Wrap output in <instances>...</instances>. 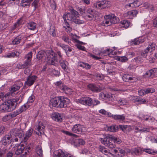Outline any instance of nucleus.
Masks as SVG:
<instances>
[{
  "instance_id": "55",
  "label": "nucleus",
  "mask_w": 157,
  "mask_h": 157,
  "mask_svg": "<svg viewBox=\"0 0 157 157\" xmlns=\"http://www.w3.org/2000/svg\"><path fill=\"white\" fill-rule=\"evenodd\" d=\"M105 15L104 16V18L105 19V20L104 21L105 23L106 24L108 25H111L112 23L110 20V17H109V18H106Z\"/></svg>"
},
{
  "instance_id": "13",
  "label": "nucleus",
  "mask_w": 157,
  "mask_h": 157,
  "mask_svg": "<svg viewBox=\"0 0 157 157\" xmlns=\"http://www.w3.org/2000/svg\"><path fill=\"white\" fill-rule=\"evenodd\" d=\"M54 157H75L70 154L64 153L60 150L54 151Z\"/></svg>"
},
{
  "instance_id": "42",
  "label": "nucleus",
  "mask_w": 157,
  "mask_h": 157,
  "mask_svg": "<svg viewBox=\"0 0 157 157\" xmlns=\"http://www.w3.org/2000/svg\"><path fill=\"white\" fill-rule=\"evenodd\" d=\"M36 152L39 156H42V150L41 146H38L36 147Z\"/></svg>"
},
{
  "instance_id": "5",
  "label": "nucleus",
  "mask_w": 157,
  "mask_h": 157,
  "mask_svg": "<svg viewBox=\"0 0 157 157\" xmlns=\"http://www.w3.org/2000/svg\"><path fill=\"white\" fill-rule=\"evenodd\" d=\"M18 139L17 138H14L12 135L10 134L6 135L2 139L1 142L4 145H7L10 144L12 141L15 140L17 141Z\"/></svg>"
},
{
  "instance_id": "2",
  "label": "nucleus",
  "mask_w": 157,
  "mask_h": 157,
  "mask_svg": "<svg viewBox=\"0 0 157 157\" xmlns=\"http://www.w3.org/2000/svg\"><path fill=\"white\" fill-rule=\"evenodd\" d=\"M30 148L29 147H27L26 142L21 143L18 146L15 154L19 155V157H26Z\"/></svg>"
},
{
  "instance_id": "24",
  "label": "nucleus",
  "mask_w": 157,
  "mask_h": 157,
  "mask_svg": "<svg viewBox=\"0 0 157 157\" xmlns=\"http://www.w3.org/2000/svg\"><path fill=\"white\" fill-rule=\"evenodd\" d=\"M99 151L106 155H108V154H110V153H111L109 152V149L103 146H100L99 147Z\"/></svg>"
},
{
  "instance_id": "12",
  "label": "nucleus",
  "mask_w": 157,
  "mask_h": 157,
  "mask_svg": "<svg viewBox=\"0 0 157 157\" xmlns=\"http://www.w3.org/2000/svg\"><path fill=\"white\" fill-rule=\"evenodd\" d=\"M113 153H110L113 156L122 157L124 155V151L120 148H117L113 150Z\"/></svg>"
},
{
  "instance_id": "51",
  "label": "nucleus",
  "mask_w": 157,
  "mask_h": 157,
  "mask_svg": "<svg viewBox=\"0 0 157 157\" xmlns=\"http://www.w3.org/2000/svg\"><path fill=\"white\" fill-rule=\"evenodd\" d=\"M19 113H20L18 111H16L10 113L9 114V115L10 118H13L16 117Z\"/></svg>"
},
{
  "instance_id": "16",
  "label": "nucleus",
  "mask_w": 157,
  "mask_h": 157,
  "mask_svg": "<svg viewBox=\"0 0 157 157\" xmlns=\"http://www.w3.org/2000/svg\"><path fill=\"white\" fill-rule=\"evenodd\" d=\"M92 101L91 98L89 97H83L78 99V101L81 104L87 105L89 106H91V101Z\"/></svg>"
},
{
  "instance_id": "1",
  "label": "nucleus",
  "mask_w": 157,
  "mask_h": 157,
  "mask_svg": "<svg viewBox=\"0 0 157 157\" xmlns=\"http://www.w3.org/2000/svg\"><path fill=\"white\" fill-rule=\"evenodd\" d=\"M18 99H11L8 100L0 105V111L2 112H10L15 108V104L18 101Z\"/></svg>"
},
{
  "instance_id": "27",
  "label": "nucleus",
  "mask_w": 157,
  "mask_h": 157,
  "mask_svg": "<svg viewBox=\"0 0 157 157\" xmlns=\"http://www.w3.org/2000/svg\"><path fill=\"white\" fill-rule=\"evenodd\" d=\"M33 132V130L31 129L29 130L26 132L25 135L24 137V142H26L27 140L32 135Z\"/></svg>"
},
{
  "instance_id": "50",
  "label": "nucleus",
  "mask_w": 157,
  "mask_h": 157,
  "mask_svg": "<svg viewBox=\"0 0 157 157\" xmlns=\"http://www.w3.org/2000/svg\"><path fill=\"white\" fill-rule=\"evenodd\" d=\"M121 24L123 25L124 27L126 29L128 28L130 25L129 22L128 21L126 20H124L122 22Z\"/></svg>"
},
{
  "instance_id": "30",
  "label": "nucleus",
  "mask_w": 157,
  "mask_h": 157,
  "mask_svg": "<svg viewBox=\"0 0 157 157\" xmlns=\"http://www.w3.org/2000/svg\"><path fill=\"white\" fill-rule=\"evenodd\" d=\"M22 39V37L20 36L16 37L12 41V44L13 45H15L19 44Z\"/></svg>"
},
{
  "instance_id": "45",
  "label": "nucleus",
  "mask_w": 157,
  "mask_h": 157,
  "mask_svg": "<svg viewBox=\"0 0 157 157\" xmlns=\"http://www.w3.org/2000/svg\"><path fill=\"white\" fill-rule=\"evenodd\" d=\"M113 142L114 144L116 143L119 144L121 142V141L120 139L112 136V141H113Z\"/></svg>"
},
{
  "instance_id": "8",
  "label": "nucleus",
  "mask_w": 157,
  "mask_h": 157,
  "mask_svg": "<svg viewBox=\"0 0 157 157\" xmlns=\"http://www.w3.org/2000/svg\"><path fill=\"white\" fill-rule=\"evenodd\" d=\"M10 133L14 138L13 137L15 136H18L20 138H21L24 135V132L21 129L16 128L11 130L10 131Z\"/></svg>"
},
{
  "instance_id": "22",
  "label": "nucleus",
  "mask_w": 157,
  "mask_h": 157,
  "mask_svg": "<svg viewBox=\"0 0 157 157\" xmlns=\"http://www.w3.org/2000/svg\"><path fill=\"white\" fill-rule=\"evenodd\" d=\"M106 18H109L110 17V20L111 21L112 24H116L119 21V18L115 16V15L111 14L108 15H105Z\"/></svg>"
},
{
  "instance_id": "46",
  "label": "nucleus",
  "mask_w": 157,
  "mask_h": 157,
  "mask_svg": "<svg viewBox=\"0 0 157 157\" xmlns=\"http://www.w3.org/2000/svg\"><path fill=\"white\" fill-rule=\"evenodd\" d=\"M118 128H120L124 132H125L129 128V126L128 125H119L118 127Z\"/></svg>"
},
{
  "instance_id": "18",
  "label": "nucleus",
  "mask_w": 157,
  "mask_h": 157,
  "mask_svg": "<svg viewBox=\"0 0 157 157\" xmlns=\"http://www.w3.org/2000/svg\"><path fill=\"white\" fill-rule=\"evenodd\" d=\"M70 103V100L67 98H61L60 102L59 104V107L64 108L67 106Z\"/></svg>"
},
{
  "instance_id": "20",
  "label": "nucleus",
  "mask_w": 157,
  "mask_h": 157,
  "mask_svg": "<svg viewBox=\"0 0 157 157\" xmlns=\"http://www.w3.org/2000/svg\"><path fill=\"white\" fill-rule=\"evenodd\" d=\"M61 98L58 97H55L52 98L50 100L51 104L54 107H59V104L60 102Z\"/></svg>"
},
{
  "instance_id": "4",
  "label": "nucleus",
  "mask_w": 157,
  "mask_h": 157,
  "mask_svg": "<svg viewBox=\"0 0 157 157\" xmlns=\"http://www.w3.org/2000/svg\"><path fill=\"white\" fill-rule=\"evenodd\" d=\"M78 13V12L74 10H71V12L64 15L63 18L65 21H68V22H74L76 18V16Z\"/></svg>"
},
{
  "instance_id": "10",
  "label": "nucleus",
  "mask_w": 157,
  "mask_h": 157,
  "mask_svg": "<svg viewBox=\"0 0 157 157\" xmlns=\"http://www.w3.org/2000/svg\"><path fill=\"white\" fill-rule=\"evenodd\" d=\"M128 4L125 5L126 8L131 7L134 8L139 6L141 4V0H128Z\"/></svg>"
},
{
  "instance_id": "21",
  "label": "nucleus",
  "mask_w": 157,
  "mask_h": 157,
  "mask_svg": "<svg viewBox=\"0 0 157 157\" xmlns=\"http://www.w3.org/2000/svg\"><path fill=\"white\" fill-rule=\"evenodd\" d=\"M89 89L93 91L99 92L102 90V88L99 86H97L94 84H90L88 86Z\"/></svg>"
},
{
  "instance_id": "32",
  "label": "nucleus",
  "mask_w": 157,
  "mask_h": 157,
  "mask_svg": "<svg viewBox=\"0 0 157 157\" xmlns=\"http://www.w3.org/2000/svg\"><path fill=\"white\" fill-rule=\"evenodd\" d=\"M59 62L61 66L63 69L65 70L66 69L68 65V63L66 61L61 59L59 61Z\"/></svg>"
},
{
  "instance_id": "11",
  "label": "nucleus",
  "mask_w": 157,
  "mask_h": 157,
  "mask_svg": "<svg viewBox=\"0 0 157 157\" xmlns=\"http://www.w3.org/2000/svg\"><path fill=\"white\" fill-rule=\"evenodd\" d=\"M144 76L146 78H153L157 76V68L147 71Z\"/></svg>"
},
{
  "instance_id": "59",
  "label": "nucleus",
  "mask_w": 157,
  "mask_h": 157,
  "mask_svg": "<svg viewBox=\"0 0 157 157\" xmlns=\"http://www.w3.org/2000/svg\"><path fill=\"white\" fill-rule=\"evenodd\" d=\"M146 94L150 93H153L155 91V90L154 89L148 88L144 89Z\"/></svg>"
},
{
  "instance_id": "58",
  "label": "nucleus",
  "mask_w": 157,
  "mask_h": 157,
  "mask_svg": "<svg viewBox=\"0 0 157 157\" xmlns=\"http://www.w3.org/2000/svg\"><path fill=\"white\" fill-rule=\"evenodd\" d=\"M34 100V96L33 95H31L29 98L26 104H28L29 105V103H31L33 102Z\"/></svg>"
},
{
  "instance_id": "23",
  "label": "nucleus",
  "mask_w": 157,
  "mask_h": 157,
  "mask_svg": "<svg viewBox=\"0 0 157 157\" xmlns=\"http://www.w3.org/2000/svg\"><path fill=\"white\" fill-rule=\"evenodd\" d=\"M52 119L59 122H61L62 121V117L61 114L58 113H54L52 115Z\"/></svg>"
},
{
  "instance_id": "56",
  "label": "nucleus",
  "mask_w": 157,
  "mask_h": 157,
  "mask_svg": "<svg viewBox=\"0 0 157 157\" xmlns=\"http://www.w3.org/2000/svg\"><path fill=\"white\" fill-rule=\"evenodd\" d=\"M55 85L58 87L59 88H60L61 90L62 87H63L64 85L63 83L61 81L57 82L55 83Z\"/></svg>"
},
{
  "instance_id": "61",
  "label": "nucleus",
  "mask_w": 157,
  "mask_h": 157,
  "mask_svg": "<svg viewBox=\"0 0 157 157\" xmlns=\"http://www.w3.org/2000/svg\"><path fill=\"white\" fill-rule=\"evenodd\" d=\"M39 1L38 0H35L32 3V5L34 7V9L35 10L38 6Z\"/></svg>"
},
{
  "instance_id": "31",
  "label": "nucleus",
  "mask_w": 157,
  "mask_h": 157,
  "mask_svg": "<svg viewBox=\"0 0 157 157\" xmlns=\"http://www.w3.org/2000/svg\"><path fill=\"white\" fill-rule=\"evenodd\" d=\"M123 80L125 82H127L132 80L133 79L132 77L128 74L124 75L122 77Z\"/></svg>"
},
{
  "instance_id": "35",
  "label": "nucleus",
  "mask_w": 157,
  "mask_h": 157,
  "mask_svg": "<svg viewBox=\"0 0 157 157\" xmlns=\"http://www.w3.org/2000/svg\"><path fill=\"white\" fill-rule=\"evenodd\" d=\"M140 39H134L133 41L131 42V45H138L140 43H143L144 41V40H142V41L140 40Z\"/></svg>"
},
{
  "instance_id": "48",
  "label": "nucleus",
  "mask_w": 157,
  "mask_h": 157,
  "mask_svg": "<svg viewBox=\"0 0 157 157\" xmlns=\"http://www.w3.org/2000/svg\"><path fill=\"white\" fill-rule=\"evenodd\" d=\"M150 51V50L149 49V48L147 47L144 49V51L141 54V56L144 57H146L147 56L146 54Z\"/></svg>"
},
{
  "instance_id": "6",
  "label": "nucleus",
  "mask_w": 157,
  "mask_h": 157,
  "mask_svg": "<svg viewBox=\"0 0 157 157\" xmlns=\"http://www.w3.org/2000/svg\"><path fill=\"white\" fill-rule=\"evenodd\" d=\"M110 5V2L105 0H102L94 3L93 6L94 8L102 9L106 7H109Z\"/></svg>"
},
{
  "instance_id": "41",
  "label": "nucleus",
  "mask_w": 157,
  "mask_h": 157,
  "mask_svg": "<svg viewBox=\"0 0 157 157\" xmlns=\"http://www.w3.org/2000/svg\"><path fill=\"white\" fill-rule=\"evenodd\" d=\"M79 66L86 69H90L91 68V66L90 64L83 62L79 64Z\"/></svg>"
},
{
  "instance_id": "63",
  "label": "nucleus",
  "mask_w": 157,
  "mask_h": 157,
  "mask_svg": "<svg viewBox=\"0 0 157 157\" xmlns=\"http://www.w3.org/2000/svg\"><path fill=\"white\" fill-rule=\"evenodd\" d=\"M10 118V116L9 114L4 116L2 118V120L4 122H6L9 120Z\"/></svg>"
},
{
  "instance_id": "7",
  "label": "nucleus",
  "mask_w": 157,
  "mask_h": 157,
  "mask_svg": "<svg viewBox=\"0 0 157 157\" xmlns=\"http://www.w3.org/2000/svg\"><path fill=\"white\" fill-rule=\"evenodd\" d=\"M47 59L48 63L52 65L55 64V62L57 61L56 58L55 54L53 51L49 52L48 53Z\"/></svg>"
},
{
  "instance_id": "57",
  "label": "nucleus",
  "mask_w": 157,
  "mask_h": 157,
  "mask_svg": "<svg viewBox=\"0 0 157 157\" xmlns=\"http://www.w3.org/2000/svg\"><path fill=\"white\" fill-rule=\"evenodd\" d=\"M62 39L66 42H68L69 43L70 42V39L68 37V36L66 35H64L62 37Z\"/></svg>"
},
{
  "instance_id": "34",
  "label": "nucleus",
  "mask_w": 157,
  "mask_h": 157,
  "mask_svg": "<svg viewBox=\"0 0 157 157\" xmlns=\"http://www.w3.org/2000/svg\"><path fill=\"white\" fill-rule=\"evenodd\" d=\"M61 90L67 94H70L71 92V90L65 85L62 87Z\"/></svg>"
},
{
  "instance_id": "37",
  "label": "nucleus",
  "mask_w": 157,
  "mask_h": 157,
  "mask_svg": "<svg viewBox=\"0 0 157 157\" xmlns=\"http://www.w3.org/2000/svg\"><path fill=\"white\" fill-rule=\"evenodd\" d=\"M138 12L136 10H133L127 12V14L129 16H136L138 13Z\"/></svg>"
},
{
  "instance_id": "33",
  "label": "nucleus",
  "mask_w": 157,
  "mask_h": 157,
  "mask_svg": "<svg viewBox=\"0 0 157 157\" xmlns=\"http://www.w3.org/2000/svg\"><path fill=\"white\" fill-rule=\"evenodd\" d=\"M36 24L33 22L30 23L28 25V28L32 30H34L36 28Z\"/></svg>"
},
{
  "instance_id": "17",
  "label": "nucleus",
  "mask_w": 157,
  "mask_h": 157,
  "mask_svg": "<svg viewBox=\"0 0 157 157\" xmlns=\"http://www.w3.org/2000/svg\"><path fill=\"white\" fill-rule=\"evenodd\" d=\"M37 78V77L35 75L29 76L25 82V84L28 86H30L33 84Z\"/></svg>"
},
{
  "instance_id": "53",
  "label": "nucleus",
  "mask_w": 157,
  "mask_h": 157,
  "mask_svg": "<svg viewBox=\"0 0 157 157\" xmlns=\"http://www.w3.org/2000/svg\"><path fill=\"white\" fill-rule=\"evenodd\" d=\"M50 5L51 8L54 9L55 10L56 8V4L55 3V2L54 0H50Z\"/></svg>"
},
{
  "instance_id": "9",
  "label": "nucleus",
  "mask_w": 157,
  "mask_h": 157,
  "mask_svg": "<svg viewBox=\"0 0 157 157\" xmlns=\"http://www.w3.org/2000/svg\"><path fill=\"white\" fill-rule=\"evenodd\" d=\"M86 129L83 126L80 124H76L71 129L72 132L78 134H81L85 132Z\"/></svg>"
},
{
  "instance_id": "39",
  "label": "nucleus",
  "mask_w": 157,
  "mask_h": 157,
  "mask_svg": "<svg viewBox=\"0 0 157 157\" xmlns=\"http://www.w3.org/2000/svg\"><path fill=\"white\" fill-rule=\"evenodd\" d=\"M117 59L118 60L123 62H127L128 60V58L125 56H118L117 58Z\"/></svg>"
},
{
  "instance_id": "54",
  "label": "nucleus",
  "mask_w": 157,
  "mask_h": 157,
  "mask_svg": "<svg viewBox=\"0 0 157 157\" xmlns=\"http://www.w3.org/2000/svg\"><path fill=\"white\" fill-rule=\"evenodd\" d=\"M31 61L30 60H26L24 63L23 64L24 68L29 67L31 66Z\"/></svg>"
},
{
  "instance_id": "44",
  "label": "nucleus",
  "mask_w": 157,
  "mask_h": 157,
  "mask_svg": "<svg viewBox=\"0 0 157 157\" xmlns=\"http://www.w3.org/2000/svg\"><path fill=\"white\" fill-rule=\"evenodd\" d=\"M113 118L115 120H118L120 121H123L125 119V117L122 115H116L113 117Z\"/></svg>"
},
{
  "instance_id": "52",
  "label": "nucleus",
  "mask_w": 157,
  "mask_h": 157,
  "mask_svg": "<svg viewBox=\"0 0 157 157\" xmlns=\"http://www.w3.org/2000/svg\"><path fill=\"white\" fill-rule=\"evenodd\" d=\"M32 52H29L28 54L25 56V58L27 60H30L31 61L32 58Z\"/></svg>"
},
{
  "instance_id": "26",
  "label": "nucleus",
  "mask_w": 157,
  "mask_h": 157,
  "mask_svg": "<svg viewBox=\"0 0 157 157\" xmlns=\"http://www.w3.org/2000/svg\"><path fill=\"white\" fill-rule=\"evenodd\" d=\"M47 54L43 50L40 51L36 55V58L39 59H42L45 57V55ZM48 55V54H47Z\"/></svg>"
},
{
  "instance_id": "40",
  "label": "nucleus",
  "mask_w": 157,
  "mask_h": 157,
  "mask_svg": "<svg viewBox=\"0 0 157 157\" xmlns=\"http://www.w3.org/2000/svg\"><path fill=\"white\" fill-rule=\"evenodd\" d=\"M143 151H144L147 153L154 155L155 153L157 154V151H154L150 149H144Z\"/></svg>"
},
{
  "instance_id": "15",
  "label": "nucleus",
  "mask_w": 157,
  "mask_h": 157,
  "mask_svg": "<svg viewBox=\"0 0 157 157\" xmlns=\"http://www.w3.org/2000/svg\"><path fill=\"white\" fill-rule=\"evenodd\" d=\"M100 98L105 100H108L111 101H113L114 100V98L115 97V95L111 94L110 93H104L103 92L100 94Z\"/></svg>"
},
{
  "instance_id": "60",
  "label": "nucleus",
  "mask_w": 157,
  "mask_h": 157,
  "mask_svg": "<svg viewBox=\"0 0 157 157\" xmlns=\"http://www.w3.org/2000/svg\"><path fill=\"white\" fill-rule=\"evenodd\" d=\"M100 103V101L94 99L91 101V105H95L99 104Z\"/></svg>"
},
{
  "instance_id": "29",
  "label": "nucleus",
  "mask_w": 157,
  "mask_h": 157,
  "mask_svg": "<svg viewBox=\"0 0 157 157\" xmlns=\"http://www.w3.org/2000/svg\"><path fill=\"white\" fill-rule=\"evenodd\" d=\"M118 129V126L116 125L111 126L107 128L108 131L113 132L117 131Z\"/></svg>"
},
{
  "instance_id": "64",
  "label": "nucleus",
  "mask_w": 157,
  "mask_h": 157,
  "mask_svg": "<svg viewBox=\"0 0 157 157\" xmlns=\"http://www.w3.org/2000/svg\"><path fill=\"white\" fill-rule=\"evenodd\" d=\"M76 24H81L84 23V21L83 20H80L79 19H75V21L74 22Z\"/></svg>"
},
{
  "instance_id": "62",
  "label": "nucleus",
  "mask_w": 157,
  "mask_h": 157,
  "mask_svg": "<svg viewBox=\"0 0 157 157\" xmlns=\"http://www.w3.org/2000/svg\"><path fill=\"white\" fill-rule=\"evenodd\" d=\"M153 26L155 28L157 29V17H155L153 20Z\"/></svg>"
},
{
  "instance_id": "38",
  "label": "nucleus",
  "mask_w": 157,
  "mask_h": 157,
  "mask_svg": "<svg viewBox=\"0 0 157 157\" xmlns=\"http://www.w3.org/2000/svg\"><path fill=\"white\" fill-rule=\"evenodd\" d=\"M30 105H28V104L26 103L25 104L20 108L19 109V111L18 112L21 113L24 111L25 110L29 107Z\"/></svg>"
},
{
  "instance_id": "25",
  "label": "nucleus",
  "mask_w": 157,
  "mask_h": 157,
  "mask_svg": "<svg viewBox=\"0 0 157 157\" xmlns=\"http://www.w3.org/2000/svg\"><path fill=\"white\" fill-rule=\"evenodd\" d=\"M86 16L89 18H92L94 17V12L92 9L88 8L86 12Z\"/></svg>"
},
{
  "instance_id": "3",
  "label": "nucleus",
  "mask_w": 157,
  "mask_h": 157,
  "mask_svg": "<svg viewBox=\"0 0 157 157\" xmlns=\"http://www.w3.org/2000/svg\"><path fill=\"white\" fill-rule=\"evenodd\" d=\"M100 139L101 143L108 147L113 148L115 147V144L112 141V135H108Z\"/></svg>"
},
{
  "instance_id": "49",
  "label": "nucleus",
  "mask_w": 157,
  "mask_h": 157,
  "mask_svg": "<svg viewBox=\"0 0 157 157\" xmlns=\"http://www.w3.org/2000/svg\"><path fill=\"white\" fill-rule=\"evenodd\" d=\"M117 100L118 102V103L121 105H125L127 103L126 100L124 98L121 99H117Z\"/></svg>"
},
{
  "instance_id": "14",
  "label": "nucleus",
  "mask_w": 157,
  "mask_h": 157,
  "mask_svg": "<svg viewBox=\"0 0 157 157\" xmlns=\"http://www.w3.org/2000/svg\"><path fill=\"white\" fill-rule=\"evenodd\" d=\"M45 126L43 123L41 122H40L36 126L35 130L37 131L36 134L40 136L44 133Z\"/></svg>"
},
{
  "instance_id": "43",
  "label": "nucleus",
  "mask_w": 157,
  "mask_h": 157,
  "mask_svg": "<svg viewBox=\"0 0 157 157\" xmlns=\"http://www.w3.org/2000/svg\"><path fill=\"white\" fill-rule=\"evenodd\" d=\"M156 47V46L155 44V43H152L150 44L147 47L149 48L151 52H152L155 49Z\"/></svg>"
},
{
  "instance_id": "36",
  "label": "nucleus",
  "mask_w": 157,
  "mask_h": 157,
  "mask_svg": "<svg viewBox=\"0 0 157 157\" xmlns=\"http://www.w3.org/2000/svg\"><path fill=\"white\" fill-rule=\"evenodd\" d=\"M144 6L145 7L146 9H148L150 10H153L154 9V7L153 6L147 2H145L144 4Z\"/></svg>"
},
{
  "instance_id": "28",
  "label": "nucleus",
  "mask_w": 157,
  "mask_h": 157,
  "mask_svg": "<svg viewBox=\"0 0 157 157\" xmlns=\"http://www.w3.org/2000/svg\"><path fill=\"white\" fill-rule=\"evenodd\" d=\"M133 154L134 153L136 155H139L142 154L143 151L142 149L140 147H136L133 149Z\"/></svg>"
},
{
  "instance_id": "47",
  "label": "nucleus",
  "mask_w": 157,
  "mask_h": 157,
  "mask_svg": "<svg viewBox=\"0 0 157 157\" xmlns=\"http://www.w3.org/2000/svg\"><path fill=\"white\" fill-rule=\"evenodd\" d=\"M55 31V29L54 27L52 25L50 26L49 32L53 36L56 35Z\"/></svg>"
},
{
  "instance_id": "19",
  "label": "nucleus",
  "mask_w": 157,
  "mask_h": 157,
  "mask_svg": "<svg viewBox=\"0 0 157 157\" xmlns=\"http://www.w3.org/2000/svg\"><path fill=\"white\" fill-rule=\"evenodd\" d=\"M23 85L21 82L19 81L14 84L10 89L11 92L13 93L18 90Z\"/></svg>"
}]
</instances>
